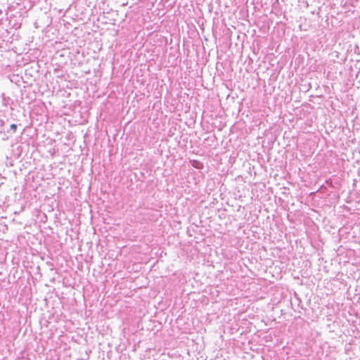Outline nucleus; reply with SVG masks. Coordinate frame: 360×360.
<instances>
[{
	"label": "nucleus",
	"mask_w": 360,
	"mask_h": 360,
	"mask_svg": "<svg viewBox=\"0 0 360 360\" xmlns=\"http://www.w3.org/2000/svg\"><path fill=\"white\" fill-rule=\"evenodd\" d=\"M198 165H200V162H198V164H193V166L197 167V168H200L201 167L198 166Z\"/></svg>",
	"instance_id": "f03ea898"
},
{
	"label": "nucleus",
	"mask_w": 360,
	"mask_h": 360,
	"mask_svg": "<svg viewBox=\"0 0 360 360\" xmlns=\"http://www.w3.org/2000/svg\"><path fill=\"white\" fill-rule=\"evenodd\" d=\"M198 165H200V162H198V164H193V166L197 167V168H200L201 167L198 166Z\"/></svg>",
	"instance_id": "20e7f679"
},
{
	"label": "nucleus",
	"mask_w": 360,
	"mask_h": 360,
	"mask_svg": "<svg viewBox=\"0 0 360 360\" xmlns=\"http://www.w3.org/2000/svg\"><path fill=\"white\" fill-rule=\"evenodd\" d=\"M10 127L13 132H15L17 129V125L15 124H12Z\"/></svg>",
	"instance_id": "f257e3e1"
},
{
	"label": "nucleus",
	"mask_w": 360,
	"mask_h": 360,
	"mask_svg": "<svg viewBox=\"0 0 360 360\" xmlns=\"http://www.w3.org/2000/svg\"><path fill=\"white\" fill-rule=\"evenodd\" d=\"M198 165H200V162H198V164H193V166L197 167V168H200L201 167L198 166Z\"/></svg>",
	"instance_id": "7ed1b4c3"
}]
</instances>
